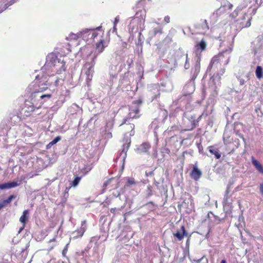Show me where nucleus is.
I'll return each instance as SVG.
<instances>
[{"label":"nucleus","mask_w":263,"mask_h":263,"mask_svg":"<svg viewBox=\"0 0 263 263\" xmlns=\"http://www.w3.org/2000/svg\"><path fill=\"white\" fill-rule=\"evenodd\" d=\"M39 76L36 77V81L33 82V84L30 85L28 89L31 92L32 102H26L24 107V114L26 116H29L31 112L35 111L36 109L41 108L44 103L45 98L50 99L51 97V94L42 95L39 96V99L35 100L36 93L43 92L47 89V87H41L43 84L40 85L37 83V79Z\"/></svg>","instance_id":"f257e3e1"},{"label":"nucleus","mask_w":263,"mask_h":263,"mask_svg":"<svg viewBox=\"0 0 263 263\" xmlns=\"http://www.w3.org/2000/svg\"><path fill=\"white\" fill-rule=\"evenodd\" d=\"M232 51V48L226 49L214 55L211 59L208 70L214 73L211 79L214 81L216 78L220 82L221 76L225 72V66L227 65L230 60V54Z\"/></svg>","instance_id":"f03ea898"},{"label":"nucleus","mask_w":263,"mask_h":263,"mask_svg":"<svg viewBox=\"0 0 263 263\" xmlns=\"http://www.w3.org/2000/svg\"><path fill=\"white\" fill-rule=\"evenodd\" d=\"M104 35V32L101 27H99L95 29H86L82 31V38L86 41L89 40L95 41L98 39V37Z\"/></svg>","instance_id":"7ed1b4c3"},{"label":"nucleus","mask_w":263,"mask_h":263,"mask_svg":"<svg viewBox=\"0 0 263 263\" xmlns=\"http://www.w3.org/2000/svg\"><path fill=\"white\" fill-rule=\"evenodd\" d=\"M119 127L124 135H129L130 137L134 136L135 133V124L130 122L129 118H125Z\"/></svg>","instance_id":"20e7f679"},{"label":"nucleus","mask_w":263,"mask_h":263,"mask_svg":"<svg viewBox=\"0 0 263 263\" xmlns=\"http://www.w3.org/2000/svg\"><path fill=\"white\" fill-rule=\"evenodd\" d=\"M142 103V101L140 99L134 101L133 102V105L130 106L129 108L128 117L126 118H129L130 120L139 119L141 116L140 114V106Z\"/></svg>","instance_id":"39448f33"},{"label":"nucleus","mask_w":263,"mask_h":263,"mask_svg":"<svg viewBox=\"0 0 263 263\" xmlns=\"http://www.w3.org/2000/svg\"><path fill=\"white\" fill-rule=\"evenodd\" d=\"M98 39L99 41L96 43L95 50L99 54L104 50L105 47H107L108 43L105 42L104 35L98 37Z\"/></svg>","instance_id":"423d86ee"},{"label":"nucleus","mask_w":263,"mask_h":263,"mask_svg":"<svg viewBox=\"0 0 263 263\" xmlns=\"http://www.w3.org/2000/svg\"><path fill=\"white\" fill-rule=\"evenodd\" d=\"M151 146L148 142H144L137 148V152L139 154L149 153V150Z\"/></svg>","instance_id":"0eeeda50"},{"label":"nucleus","mask_w":263,"mask_h":263,"mask_svg":"<svg viewBox=\"0 0 263 263\" xmlns=\"http://www.w3.org/2000/svg\"><path fill=\"white\" fill-rule=\"evenodd\" d=\"M173 235L175 237L177 238V240L181 241L183 239L184 236H187V234L185 231V227L182 225L180 230L174 233Z\"/></svg>","instance_id":"6e6552de"},{"label":"nucleus","mask_w":263,"mask_h":263,"mask_svg":"<svg viewBox=\"0 0 263 263\" xmlns=\"http://www.w3.org/2000/svg\"><path fill=\"white\" fill-rule=\"evenodd\" d=\"M200 70V64L199 62H197L192 68V77L191 81H194L198 75Z\"/></svg>","instance_id":"1a4fd4ad"},{"label":"nucleus","mask_w":263,"mask_h":263,"mask_svg":"<svg viewBox=\"0 0 263 263\" xmlns=\"http://www.w3.org/2000/svg\"><path fill=\"white\" fill-rule=\"evenodd\" d=\"M202 173L197 166H194L190 173L191 177L195 181H197L201 177Z\"/></svg>","instance_id":"9d476101"},{"label":"nucleus","mask_w":263,"mask_h":263,"mask_svg":"<svg viewBox=\"0 0 263 263\" xmlns=\"http://www.w3.org/2000/svg\"><path fill=\"white\" fill-rule=\"evenodd\" d=\"M201 116H200L198 118H196L195 116H191L189 120L191 122V127L185 130H192L194 129L198 124V122L200 120Z\"/></svg>","instance_id":"9b49d317"},{"label":"nucleus","mask_w":263,"mask_h":263,"mask_svg":"<svg viewBox=\"0 0 263 263\" xmlns=\"http://www.w3.org/2000/svg\"><path fill=\"white\" fill-rule=\"evenodd\" d=\"M196 28L201 32H206L209 29V26L206 20H201V22L197 25Z\"/></svg>","instance_id":"f8f14e48"},{"label":"nucleus","mask_w":263,"mask_h":263,"mask_svg":"<svg viewBox=\"0 0 263 263\" xmlns=\"http://www.w3.org/2000/svg\"><path fill=\"white\" fill-rule=\"evenodd\" d=\"M19 185L17 182H9L0 184V190H6L16 187Z\"/></svg>","instance_id":"ddd939ff"},{"label":"nucleus","mask_w":263,"mask_h":263,"mask_svg":"<svg viewBox=\"0 0 263 263\" xmlns=\"http://www.w3.org/2000/svg\"><path fill=\"white\" fill-rule=\"evenodd\" d=\"M207 44L204 40H201L200 42L198 43L195 46L197 51L202 52L206 49Z\"/></svg>","instance_id":"4468645a"},{"label":"nucleus","mask_w":263,"mask_h":263,"mask_svg":"<svg viewBox=\"0 0 263 263\" xmlns=\"http://www.w3.org/2000/svg\"><path fill=\"white\" fill-rule=\"evenodd\" d=\"M29 211L28 210H24L22 215L20 218V221L22 224H26L28 220Z\"/></svg>","instance_id":"2eb2a0df"},{"label":"nucleus","mask_w":263,"mask_h":263,"mask_svg":"<svg viewBox=\"0 0 263 263\" xmlns=\"http://www.w3.org/2000/svg\"><path fill=\"white\" fill-rule=\"evenodd\" d=\"M252 164L255 168L261 174H263V166L253 156L251 157Z\"/></svg>","instance_id":"dca6fc26"},{"label":"nucleus","mask_w":263,"mask_h":263,"mask_svg":"<svg viewBox=\"0 0 263 263\" xmlns=\"http://www.w3.org/2000/svg\"><path fill=\"white\" fill-rule=\"evenodd\" d=\"M15 196L13 195H10L7 199L4 200L0 202V210L6 206H7L12 200L13 199L15 198Z\"/></svg>","instance_id":"f3484780"},{"label":"nucleus","mask_w":263,"mask_h":263,"mask_svg":"<svg viewBox=\"0 0 263 263\" xmlns=\"http://www.w3.org/2000/svg\"><path fill=\"white\" fill-rule=\"evenodd\" d=\"M61 65V67L59 68L56 69L57 73H61L62 71L65 70V64L61 63L60 61L59 60H57V61H55L54 62V66H58L59 65Z\"/></svg>","instance_id":"a211bd4d"},{"label":"nucleus","mask_w":263,"mask_h":263,"mask_svg":"<svg viewBox=\"0 0 263 263\" xmlns=\"http://www.w3.org/2000/svg\"><path fill=\"white\" fill-rule=\"evenodd\" d=\"M124 140L125 141V143H124L122 146V147H123L122 152L125 153V154H126L128 148L130 146V143H131V139H130V138H126L124 139Z\"/></svg>","instance_id":"6ab92c4d"},{"label":"nucleus","mask_w":263,"mask_h":263,"mask_svg":"<svg viewBox=\"0 0 263 263\" xmlns=\"http://www.w3.org/2000/svg\"><path fill=\"white\" fill-rule=\"evenodd\" d=\"M255 74L258 79H260L263 77V70L260 66H257L255 70Z\"/></svg>","instance_id":"aec40b11"},{"label":"nucleus","mask_w":263,"mask_h":263,"mask_svg":"<svg viewBox=\"0 0 263 263\" xmlns=\"http://www.w3.org/2000/svg\"><path fill=\"white\" fill-rule=\"evenodd\" d=\"M86 222V220L82 221L81 222L82 228L80 230H78L77 231V232L79 234V236H80V237H82L86 231V228L83 227V226H85Z\"/></svg>","instance_id":"412c9836"},{"label":"nucleus","mask_w":263,"mask_h":263,"mask_svg":"<svg viewBox=\"0 0 263 263\" xmlns=\"http://www.w3.org/2000/svg\"><path fill=\"white\" fill-rule=\"evenodd\" d=\"M94 64H92L90 65L88 68L86 72V74L87 75V79L91 80L92 77V73L93 72V67Z\"/></svg>","instance_id":"4be33fe9"},{"label":"nucleus","mask_w":263,"mask_h":263,"mask_svg":"<svg viewBox=\"0 0 263 263\" xmlns=\"http://www.w3.org/2000/svg\"><path fill=\"white\" fill-rule=\"evenodd\" d=\"M69 37L71 39L76 40H78L79 38H82V31H80L77 34L70 33L69 34Z\"/></svg>","instance_id":"5701e85b"},{"label":"nucleus","mask_w":263,"mask_h":263,"mask_svg":"<svg viewBox=\"0 0 263 263\" xmlns=\"http://www.w3.org/2000/svg\"><path fill=\"white\" fill-rule=\"evenodd\" d=\"M146 197H149L153 195V186L151 185H148L146 190Z\"/></svg>","instance_id":"b1692460"},{"label":"nucleus","mask_w":263,"mask_h":263,"mask_svg":"<svg viewBox=\"0 0 263 263\" xmlns=\"http://www.w3.org/2000/svg\"><path fill=\"white\" fill-rule=\"evenodd\" d=\"M209 152L211 154L214 155L216 159H219L221 157V154L218 152L217 149H210Z\"/></svg>","instance_id":"393cba45"},{"label":"nucleus","mask_w":263,"mask_h":263,"mask_svg":"<svg viewBox=\"0 0 263 263\" xmlns=\"http://www.w3.org/2000/svg\"><path fill=\"white\" fill-rule=\"evenodd\" d=\"M81 179V177L77 176L72 181L71 186L75 187L78 185Z\"/></svg>","instance_id":"a878e982"},{"label":"nucleus","mask_w":263,"mask_h":263,"mask_svg":"<svg viewBox=\"0 0 263 263\" xmlns=\"http://www.w3.org/2000/svg\"><path fill=\"white\" fill-rule=\"evenodd\" d=\"M153 34L156 35L157 34H162V29L161 28H156L153 30Z\"/></svg>","instance_id":"bb28decb"},{"label":"nucleus","mask_w":263,"mask_h":263,"mask_svg":"<svg viewBox=\"0 0 263 263\" xmlns=\"http://www.w3.org/2000/svg\"><path fill=\"white\" fill-rule=\"evenodd\" d=\"M91 168L89 165H85L84 168L82 170V172L84 175H86L88 172L91 170Z\"/></svg>","instance_id":"cd10ccee"},{"label":"nucleus","mask_w":263,"mask_h":263,"mask_svg":"<svg viewBox=\"0 0 263 263\" xmlns=\"http://www.w3.org/2000/svg\"><path fill=\"white\" fill-rule=\"evenodd\" d=\"M119 20H120L119 16H117L115 18V21H114V30H117L116 26H117V24L119 22Z\"/></svg>","instance_id":"c85d7f7f"},{"label":"nucleus","mask_w":263,"mask_h":263,"mask_svg":"<svg viewBox=\"0 0 263 263\" xmlns=\"http://www.w3.org/2000/svg\"><path fill=\"white\" fill-rule=\"evenodd\" d=\"M127 183L130 185L135 184L136 183V182L134 178H128L127 179Z\"/></svg>","instance_id":"c756f323"},{"label":"nucleus","mask_w":263,"mask_h":263,"mask_svg":"<svg viewBox=\"0 0 263 263\" xmlns=\"http://www.w3.org/2000/svg\"><path fill=\"white\" fill-rule=\"evenodd\" d=\"M251 17H249L246 23V24L243 26V23L242 22L241 24L242 25V27H248L249 26H250L251 25Z\"/></svg>","instance_id":"7c9ffc66"},{"label":"nucleus","mask_w":263,"mask_h":263,"mask_svg":"<svg viewBox=\"0 0 263 263\" xmlns=\"http://www.w3.org/2000/svg\"><path fill=\"white\" fill-rule=\"evenodd\" d=\"M61 137L57 136L55 137L51 142V143H53V144H56L58 142H59L61 140Z\"/></svg>","instance_id":"2f4dec72"},{"label":"nucleus","mask_w":263,"mask_h":263,"mask_svg":"<svg viewBox=\"0 0 263 263\" xmlns=\"http://www.w3.org/2000/svg\"><path fill=\"white\" fill-rule=\"evenodd\" d=\"M189 67H190L189 61L188 57H187V56H186V61H185V63L184 64V68H185V69H187L189 68Z\"/></svg>","instance_id":"473e14b6"},{"label":"nucleus","mask_w":263,"mask_h":263,"mask_svg":"<svg viewBox=\"0 0 263 263\" xmlns=\"http://www.w3.org/2000/svg\"><path fill=\"white\" fill-rule=\"evenodd\" d=\"M164 22L165 23H168L170 22V17L169 16H165L164 18Z\"/></svg>","instance_id":"72a5a7b5"},{"label":"nucleus","mask_w":263,"mask_h":263,"mask_svg":"<svg viewBox=\"0 0 263 263\" xmlns=\"http://www.w3.org/2000/svg\"><path fill=\"white\" fill-rule=\"evenodd\" d=\"M259 190L261 194L263 195V183L260 184Z\"/></svg>","instance_id":"f704fd0d"},{"label":"nucleus","mask_w":263,"mask_h":263,"mask_svg":"<svg viewBox=\"0 0 263 263\" xmlns=\"http://www.w3.org/2000/svg\"><path fill=\"white\" fill-rule=\"evenodd\" d=\"M154 174V172L153 171H151V172H145V175L146 176L148 177L149 176H152Z\"/></svg>","instance_id":"c9c22d12"},{"label":"nucleus","mask_w":263,"mask_h":263,"mask_svg":"<svg viewBox=\"0 0 263 263\" xmlns=\"http://www.w3.org/2000/svg\"><path fill=\"white\" fill-rule=\"evenodd\" d=\"M71 186H69V187H66V189H65V195L66 194H68V192L70 190V189L71 188Z\"/></svg>","instance_id":"e433bc0d"},{"label":"nucleus","mask_w":263,"mask_h":263,"mask_svg":"<svg viewBox=\"0 0 263 263\" xmlns=\"http://www.w3.org/2000/svg\"><path fill=\"white\" fill-rule=\"evenodd\" d=\"M23 226L21 228H20V230L18 231V233H21L25 228L26 224H22Z\"/></svg>","instance_id":"4c0bfd02"},{"label":"nucleus","mask_w":263,"mask_h":263,"mask_svg":"<svg viewBox=\"0 0 263 263\" xmlns=\"http://www.w3.org/2000/svg\"><path fill=\"white\" fill-rule=\"evenodd\" d=\"M54 144L53 143H51V142H49L46 146L47 149L50 148Z\"/></svg>","instance_id":"58836bf2"},{"label":"nucleus","mask_w":263,"mask_h":263,"mask_svg":"<svg viewBox=\"0 0 263 263\" xmlns=\"http://www.w3.org/2000/svg\"><path fill=\"white\" fill-rule=\"evenodd\" d=\"M115 211H116V208H111L110 209V211L112 213H114L115 212Z\"/></svg>","instance_id":"ea45409f"},{"label":"nucleus","mask_w":263,"mask_h":263,"mask_svg":"<svg viewBox=\"0 0 263 263\" xmlns=\"http://www.w3.org/2000/svg\"><path fill=\"white\" fill-rule=\"evenodd\" d=\"M113 195H114V196L115 197H118V196H119L120 195V193L118 192V193H116V194H114V193H113Z\"/></svg>","instance_id":"a19ab883"},{"label":"nucleus","mask_w":263,"mask_h":263,"mask_svg":"<svg viewBox=\"0 0 263 263\" xmlns=\"http://www.w3.org/2000/svg\"><path fill=\"white\" fill-rule=\"evenodd\" d=\"M202 258L198 259H197V260L194 259V261L196 262H197V263H199V262H200L201 261Z\"/></svg>","instance_id":"79ce46f5"},{"label":"nucleus","mask_w":263,"mask_h":263,"mask_svg":"<svg viewBox=\"0 0 263 263\" xmlns=\"http://www.w3.org/2000/svg\"><path fill=\"white\" fill-rule=\"evenodd\" d=\"M221 263H227V262L226 260L223 259L221 261Z\"/></svg>","instance_id":"37998d69"},{"label":"nucleus","mask_w":263,"mask_h":263,"mask_svg":"<svg viewBox=\"0 0 263 263\" xmlns=\"http://www.w3.org/2000/svg\"><path fill=\"white\" fill-rule=\"evenodd\" d=\"M147 204H153V202L152 201H150V202H148Z\"/></svg>","instance_id":"c03bdc74"},{"label":"nucleus","mask_w":263,"mask_h":263,"mask_svg":"<svg viewBox=\"0 0 263 263\" xmlns=\"http://www.w3.org/2000/svg\"><path fill=\"white\" fill-rule=\"evenodd\" d=\"M232 6H232V5H231H231H230V7H230V8H231L232 7Z\"/></svg>","instance_id":"a18cd8bd"},{"label":"nucleus","mask_w":263,"mask_h":263,"mask_svg":"<svg viewBox=\"0 0 263 263\" xmlns=\"http://www.w3.org/2000/svg\"><path fill=\"white\" fill-rule=\"evenodd\" d=\"M256 3H257L258 0H254Z\"/></svg>","instance_id":"49530a36"}]
</instances>
